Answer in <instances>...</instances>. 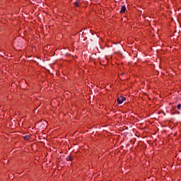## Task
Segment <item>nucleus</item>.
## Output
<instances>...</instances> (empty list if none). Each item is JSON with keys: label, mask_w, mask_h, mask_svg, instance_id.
Masks as SVG:
<instances>
[{"label": "nucleus", "mask_w": 181, "mask_h": 181, "mask_svg": "<svg viewBox=\"0 0 181 181\" xmlns=\"http://www.w3.org/2000/svg\"><path fill=\"white\" fill-rule=\"evenodd\" d=\"M126 98L123 96H119V98H117V103L118 104H122V103H124V101H125Z\"/></svg>", "instance_id": "obj_1"}, {"label": "nucleus", "mask_w": 181, "mask_h": 181, "mask_svg": "<svg viewBox=\"0 0 181 181\" xmlns=\"http://www.w3.org/2000/svg\"><path fill=\"white\" fill-rule=\"evenodd\" d=\"M30 135H29L28 134H26L23 136L24 141H30Z\"/></svg>", "instance_id": "obj_2"}, {"label": "nucleus", "mask_w": 181, "mask_h": 181, "mask_svg": "<svg viewBox=\"0 0 181 181\" xmlns=\"http://www.w3.org/2000/svg\"><path fill=\"white\" fill-rule=\"evenodd\" d=\"M125 11H127V8L125 7V6H122L121 7V10H120L121 13H124V12H125Z\"/></svg>", "instance_id": "obj_3"}, {"label": "nucleus", "mask_w": 181, "mask_h": 181, "mask_svg": "<svg viewBox=\"0 0 181 181\" xmlns=\"http://www.w3.org/2000/svg\"><path fill=\"white\" fill-rule=\"evenodd\" d=\"M66 160H73V157L71 156L67 157Z\"/></svg>", "instance_id": "obj_4"}, {"label": "nucleus", "mask_w": 181, "mask_h": 181, "mask_svg": "<svg viewBox=\"0 0 181 181\" xmlns=\"http://www.w3.org/2000/svg\"><path fill=\"white\" fill-rule=\"evenodd\" d=\"M80 3L78 1L75 2V6H79Z\"/></svg>", "instance_id": "obj_5"}, {"label": "nucleus", "mask_w": 181, "mask_h": 181, "mask_svg": "<svg viewBox=\"0 0 181 181\" xmlns=\"http://www.w3.org/2000/svg\"><path fill=\"white\" fill-rule=\"evenodd\" d=\"M177 110H180V108H181V104H179V105L177 106Z\"/></svg>", "instance_id": "obj_6"}]
</instances>
